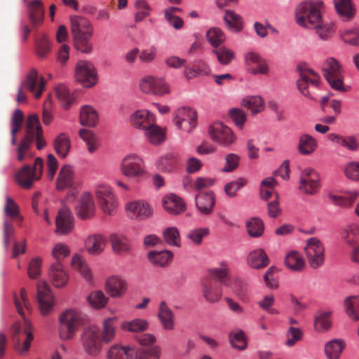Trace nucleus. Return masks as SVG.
I'll return each instance as SVG.
<instances>
[{"label":"nucleus","mask_w":359,"mask_h":359,"mask_svg":"<svg viewBox=\"0 0 359 359\" xmlns=\"http://www.w3.org/2000/svg\"><path fill=\"white\" fill-rule=\"evenodd\" d=\"M344 307L347 315L354 320H359V298L350 296L344 301Z\"/></svg>","instance_id":"49530a36"},{"label":"nucleus","mask_w":359,"mask_h":359,"mask_svg":"<svg viewBox=\"0 0 359 359\" xmlns=\"http://www.w3.org/2000/svg\"><path fill=\"white\" fill-rule=\"evenodd\" d=\"M126 210L129 216L137 220H145L153 215L151 205L143 200L129 202L126 205Z\"/></svg>","instance_id":"9b49d317"},{"label":"nucleus","mask_w":359,"mask_h":359,"mask_svg":"<svg viewBox=\"0 0 359 359\" xmlns=\"http://www.w3.org/2000/svg\"><path fill=\"white\" fill-rule=\"evenodd\" d=\"M147 259L154 267H166L172 262L173 254L170 250H151L147 253Z\"/></svg>","instance_id":"412c9836"},{"label":"nucleus","mask_w":359,"mask_h":359,"mask_svg":"<svg viewBox=\"0 0 359 359\" xmlns=\"http://www.w3.org/2000/svg\"><path fill=\"white\" fill-rule=\"evenodd\" d=\"M134 355V348L130 346H112L108 351V359H130Z\"/></svg>","instance_id":"e433bc0d"},{"label":"nucleus","mask_w":359,"mask_h":359,"mask_svg":"<svg viewBox=\"0 0 359 359\" xmlns=\"http://www.w3.org/2000/svg\"><path fill=\"white\" fill-rule=\"evenodd\" d=\"M107 243L106 237L102 234H94L89 236L85 241L86 251L93 255L100 254Z\"/></svg>","instance_id":"393cba45"},{"label":"nucleus","mask_w":359,"mask_h":359,"mask_svg":"<svg viewBox=\"0 0 359 359\" xmlns=\"http://www.w3.org/2000/svg\"><path fill=\"white\" fill-rule=\"evenodd\" d=\"M345 347L343 340L335 339L325 344V353L328 359H339Z\"/></svg>","instance_id":"4c0bfd02"},{"label":"nucleus","mask_w":359,"mask_h":359,"mask_svg":"<svg viewBox=\"0 0 359 359\" xmlns=\"http://www.w3.org/2000/svg\"><path fill=\"white\" fill-rule=\"evenodd\" d=\"M109 241L113 250L116 253L126 252L130 248L128 239L123 235L111 233L109 236Z\"/></svg>","instance_id":"a18cd8bd"},{"label":"nucleus","mask_w":359,"mask_h":359,"mask_svg":"<svg viewBox=\"0 0 359 359\" xmlns=\"http://www.w3.org/2000/svg\"><path fill=\"white\" fill-rule=\"evenodd\" d=\"M40 176H37L32 171V168L29 165H25L16 173L15 180L23 189H29L32 187L33 183L36 180H39Z\"/></svg>","instance_id":"5701e85b"},{"label":"nucleus","mask_w":359,"mask_h":359,"mask_svg":"<svg viewBox=\"0 0 359 359\" xmlns=\"http://www.w3.org/2000/svg\"><path fill=\"white\" fill-rule=\"evenodd\" d=\"M74 170L69 164L64 165L60 168L56 179V189L63 191L71 188L74 184Z\"/></svg>","instance_id":"a211bd4d"},{"label":"nucleus","mask_w":359,"mask_h":359,"mask_svg":"<svg viewBox=\"0 0 359 359\" xmlns=\"http://www.w3.org/2000/svg\"><path fill=\"white\" fill-rule=\"evenodd\" d=\"M60 337L62 340L73 338L79 325V313L69 309L62 313L60 316Z\"/></svg>","instance_id":"20e7f679"},{"label":"nucleus","mask_w":359,"mask_h":359,"mask_svg":"<svg viewBox=\"0 0 359 359\" xmlns=\"http://www.w3.org/2000/svg\"><path fill=\"white\" fill-rule=\"evenodd\" d=\"M202 292L205 299L210 303L219 302L222 296V291L219 286L207 283L202 285Z\"/></svg>","instance_id":"f704fd0d"},{"label":"nucleus","mask_w":359,"mask_h":359,"mask_svg":"<svg viewBox=\"0 0 359 359\" xmlns=\"http://www.w3.org/2000/svg\"><path fill=\"white\" fill-rule=\"evenodd\" d=\"M173 121L179 129L189 133L197 124L196 111L190 107H180L174 112Z\"/></svg>","instance_id":"6e6552de"},{"label":"nucleus","mask_w":359,"mask_h":359,"mask_svg":"<svg viewBox=\"0 0 359 359\" xmlns=\"http://www.w3.org/2000/svg\"><path fill=\"white\" fill-rule=\"evenodd\" d=\"M32 114L29 115L27 118L26 126V135L21 140L18 147L20 149L27 150L34 140V124H32Z\"/></svg>","instance_id":"6e6d98bb"},{"label":"nucleus","mask_w":359,"mask_h":359,"mask_svg":"<svg viewBox=\"0 0 359 359\" xmlns=\"http://www.w3.org/2000/svg\"><path fill=\"white\" fill-rule=\"evenodd\" d=\"M323 76L332 88L344 92L342 68L338 61L333 58H328L322 67Z\"/></svg>","instance_id":"f03ea898"},{"label":"nucleus","mask_w":359,"mask_h":359,"mask_svg":"<svg viewBox=\"0 0 359 359\" xmlns=\"http://www.w3.org/2000/svg\"><path fill=\"white\" fill-rule=\"evenodd\" d=\"M133 356L135 359H159L161 348L158 346L134 348Z\"/></svg>","instance_id":"58836bf2"},{"label":"nucleus","mask_w":359,"mask_h":359,"mask_svg":"<svg viewBox=\"0 0 359 359\" xmlns=\"http://www.w3.org/2000/svg\"><path fill=\"white\" fill-rule=\"evenodd\" d=\"M37 298L41 314L47 315L53 306V296L47 283L44 281L37 283Z\"/></svg>","instance_id":"4468645a"},{"label":"nucleus","mask_w":359,"mask_h":359,"mask_svg":"<svg viewBox=\"0 0 359 359\" xmlns=\"http://www.w3.org/2000/svg\"><path fill=\"white\" fill-rule=\"evenodd\" d=\"M71 34L72 36L81 34L93 32V28L90 22L83 17L75 15L71 17Z\"/></svg>","instance_id":"cd10ccee"},{"label":"nucleus","mask_w":359,"mask_h":359,"mask_svg":"<svg viewBox=\"0 0 359 359\" xmlns=\"http://www.w3.org/2000/svg\"><path fill=\"white\" fill-rule=\"evenodd\" d=\"M331 312L318 311L314 320V327L318 332L327 330L331 327Z\"/></svg>","instance_id":"de8ad7c7"},{"label":"nucleus","mask_w":359,"mask_h":359,"mask_svg":"<svg viewBox=\"0 0 359 359\" xmlns=\"http://www.w3.org/2000/svg\"><path fill=\"white\" fill-rule=\"evenodd\" d=\"M116 318H109L104 321L102 337L105 343H109L115 337Z\"/></svg>","instance_id":"e2e57ef3"},{"label":"nucleus","mask_w":359,"mask_h":359,"mask_svg":"<svg viewBox=\"0 0 359 359\" xmlns=\"http://www.w3.org/2000/svg\"><path fill=\"white\" fill-rule=\"evenodd\" d=\"M306 256L312 269L321 266L325 261V248L322 242L316 237L307 240L304 248Z\"/></svg>","instance_id":"39448f33"},{"label":"nucleus","mask_w":359,"mask_h":359,"mask_svg":"<svg viewBox=\"0 0 359 359\" xmlns=\"http://www.w3.org/2000/svg\"><path fill=\"white\" fill-rule=\"evenodd\" d=\"M224 20L226 27L233 32H238L243 28L242 17L232 10L226 11Z\"/></svg>","instance_id":"c9c22d12"},{"label":"nucleus","mask_w":359,"mask_h":359,"mask_svg":"<svg viewBox=\"0 0 359 359\" xmlns=\"http://www.w3.org/2000/svg\"><path fill=\"white\" fill-rule=\"evenodd\" d=\"M132 125L138 129L145 130L152 123L149 117V112L144 110H138L131 115Z\"/></svg>","instance_id":"ea45409f"},{"label":"nucleus","mask_w":359,"mask_h":359,"mask_svg":"<svg viewBox=\"0 0 359 359\" xmlns=\"http://www.w3.org/2000/svg\"><path fill=\"white\" fill-rule=\"evenodd\" d=\"M53 146L56 153L61 158H65L71 148L69 137L65 133H60L55 138Z\"/></svg>","instance_id":"473e14b6"},{"label":"nucleus","mask_w":359,"mask_h":359,"mask_svg":"<svg viewBox=\"0 0 359 359\" xmlns=\"http://www.w3.org/2000/svg\"><path fill=\"white\" fill-rule=\"evenodd\" d=\"M206 37L214 48L219 47L226 40L224 34L218 27L210 28L206 33Z\"/></svg>","instance_id":"0e129e2a"},{"label":"nucleus","mask_w":359,"mask_h":359,"mask_svg":"<svg viewBox=\"0 0 359 359\" xmlns=\"http://www.w3.org/2000/svg\"><path fill=\"white\" fill-rule=\"evenodd\" d=\"M248 183V180L245 177H238L233 181L228 182L224 186V191L229 197H234L236 192Z\"/></svg>","instance_id":"338daca9"},{"label":"nucleus","mask_w":359,"mask_h":359,"mask_svg":"<svg viewBox=\"0 0 359 359\" xmlns=\"http://www.w3.org/2000/svg\"><path fill=\"white\" fill-rule=\"evenodd\" d=\"M23 121L22 111L17 109L15 110L11 118V144L15 145L17 144L16 135L20 129Z\"/></svg>","instance_id":"4d7b16f0"},{"label":"nucleus","mask_w":359,"mask_h":359,"mask_svg":"<svg viewBox=\"0 0 359 359\" xmlns=\"http://www.w3.org/2000/svg\"><path fill=\"white\" fill-rule=\"evenodd\" d=\"M55 92L60 104L65 109H69L74 102V97L70 94L67 87L64 84L56 86Z\"/></svg>","instance_id":"a19ab883"},{"label":"nucleus","mask_w":359,"mask_h":359,"mask_svg":"<svg viewBox=\"0 0 359 359\" xmlns=\"http://www.w3.org/2000/svg\"><path fill=\"white\" fill-rule=\"evenodd\" d=\"M285 264L290 269L299 271L304 266V259L297 252L292 251L287 254Z\"/></svg>","instance_id":"c03bdc74"},{"label":"nucleus","mask_w":359,"mask_h":359,"mask_svg":"<svg viewBox=\"0 0 359 359\" xmlns=\"http://www.w3.org/2000/svg\"><path fill=\"white\" fill-rule=\"evenodd\" d=\"M76 215L83 220L91 219L94 216L95 203L89 192H84L80 196L76 207Z\"/></svg>","instance_id":"2eb2a0df"},{"label":"nucleus","mask_w":359,"mask_h":359,"mask_svg":"<svg viewBox=\"0 0 359 359\" xmlns=\"http://www.w3.org/2000/svg\"><path fill=\"white\" fill-rule=\"evenodd\" d=\"M93 34V32H88V33L72 36L74 48L83 53H91L93 45L90 43V39Z\"/></svg>","instance_id":"2f4dec72"},{"label":"nucleus","mask_w":359,"mask_h":359,"mask_svg":"<svg viewBox=\"0 0 359 359\" xmlns=\"http://www.w3.org/2000/svg\"><path fill=\"white\" fill-rule=\"evenodd\" d=\"M141 90L145 93L162 96L170 93L168 83L163 79L154 76H147L140 83Z\"/></svg>","instance_id":"9d476101"},{"label":"nucleus","mask_w":359,"mask_h":359,"mask_svg":"<svg viewBox=\"0 0 359 359\" xmlns=\"http://www.w3.org/2000/svg\"><path fill=\"white\" fill-rule=\"evenodd\" d=\"M299 76L304 79L309 80L311 85L317 87L320 81V76L313 69L306 67V64H300L297 67Z\"/></svg>","instance_id":"5fc2aeb1"},{"label":"nucleus","mask_w":359,"mask_h":359,"mask_svg":"<svg viewBox=\"0 0 359 359\" xmlns=\"http://www.w3.org/2000/svg\"><path fill=\"white\" fill-rule=\"evenodd\" d=\"M300 190L307 194H314L320 186L319 177L318 176H316V178L300 177Z\"/></svg>","instance_id":"680f3d73"},{"label":"nucleus","mask_w":359,"mask_h":359,"mask_svg":"<svg viewBox=\"0 0 359 359\" xmlns=\"http://www.w3.org/2000/svg\"><path fill=\"white\" fill-rule=\"evenodd\" d=\"M88 303L95 309L104 308L108 302V299L101 290H96L90 292L88 296Z\"/></svg>","instance_id":"69168bd1"},{"label":"nucleus","mask_w":359,"mask_h":359,"mask_svg":"<svg viewBox=\"0 0 359 359\" xmlns=\"http://www.w3.org/2000/svg\"><path fill=\"white\" fill-rule=\"evenodd\" d=\"M127 290V283L122 278L116 276L109 277L105 283V290L111 297L122 296Z\"/></svg>","instance_id":"aec40b11"},{"label":"nucleus","mask_w":359,"mask_h":359,"mask_svg":"<svg viewBox=\"0 0 359 359\" xmlns=\"http://www.w3.org/2000/svg\"><path fill=\"white\" fill-rule=\"evenodd\" d=\"M72 266L75 270H77L84 278L88 280L91 279L92 273L90 269L80 255H75L72 257Z\"/></svg>","instance_id":"864d4df0"},{"label":"nucleus","mask_w":359,"mask_h":359,"mask_svg":"<svg viewBox=\"0 0 359 359\" xmlns=\"http://www.w3.org/2000/svg\"><path fill=\"white\" fill-rule=\"evenodd\" d=\"M79 134V137L86 142L88 151L90 153L95 152L100 145L95 135L87 129H81Z\"/></svg>","instance_id":"bf43d9fd"},{"label":"nucleus","mask_w":359,"mask_h":359,"mask_svg":"<svg viewBox=\"0 0 359 359\" xmlns=\"http://www.w3.org/2000/svg\"><path fill=\"white\" fill-rule=\"evenodd\" d=\"M158 316L163 327L167 330H172L174 328V315L171 309L167 306L164 301H162L159 306Z\"/></svg>","instance_id":"7c9ffc66"},{"label":"nucleus","mask_w":359,"mask_h":359,"mask_svg":"<svg viewBox=\"0 0 359 359\" xmlns=\"http://www.w3.org/2000/svg\"><path fill=\"white\" fill-rule=\"evenodd\" d=\"M55 223L57 234L67 235L72 232L74 228V218L69 208L63 207L58 211Z\"/></svg>","instance_id":"ddd939ff"},{"label":"nucleus","mask_w":359,"mask_h":359,"mask_svg":"<svg viewBox=\"0 0 359 359\" xmlns=\"http://www.w3.org/2000/svg\"><path fill=\"white\" fill-rule=\"evenodd\" d=\"M323 6V2L320 0L299 4L295 11L297 23L308 29L318 27L323 20L320 13Z\"/></svg>","instance_id":"f257e3e1"},{"label":"nucleus","mask_w":359,"mask_h":359,"mask_svg":"<svg viewBox=\"0 0 359 359\" xmlns=\"http://www.w3.org/2000/svg\"><path fill=\"white\" fill-rule=\"evenodd\" d=\"M75 78L85 88H90L97 82L94 65L88 61L80 60L75 67Z\"/></svg>","instance_id":"0eeeda50"},{"label":"nucleus","mask_w":359,"mask_h":359,"mask_svg":"<svg viewBox=\"0 0 359 359\" xmlns=\"http://www.w3.org/2000/svg\"><path fill=\"white\" fill-rule=\"evenodd\" d=\"M212 53L217 58L218 62L222 65H228L235 58L234 52L225 46L215 48L212 50Z\"/></svg>","instance_id":"8fccbe9b"},{"label":"nucleus","mask_w":359,"mask_h":359,"mask_svg":"<svg viewBox=\"0 0 359 359\" xmlns=\"http://www.w3.org/2000/svg\"><path fill=\"white\" fill-rule=\"evenodd\" d=\"M247 262L252 268L259 269L268 266L270 260L264 250L257 249L249 253Z\"/></svg>","instance_id":"a878e982"},{"label":"nucleus","mask_w":359,"mask_h":359,"mask_svg":"<svg viewBox=\"0 0 359 359\" xmlns=\"http://www.w3.org/2000/svg\"><path fill=\"white\" fill-rule=\"evenodd\" d=\"M341 238L350 246H355L359 243V225L351 224L341 232Z\"/></svg>","instance_id":"72a5a7b5"},{"label":"nucleus","mask_w":359,"mask_h":359,"mask_svg":"<svg viewBox=\"0 0 359 359\" xmlns=\"http://www.w3.org/2000/svg\"><path fill=\"white\" fill-rule=\"evenodd\" d=\"M247 232L250 237L259 238L262 236L264 231V224L263 221L259 217H252L246 222Z\"/></svg>","instance_id":"37998d69"},{"label":"nucleus","mask_w":359,"mask_h":359,"mask_svg":"<svg viewBox=\"0 0 359 359\" xmlns=\"http://www.w3.org/2000/svg\"><path fill=\"white\" fill-rule=\"evenodd\" d=\"M144 130L147 139L153 144H159L165 140L164 133L161 128L153 123Z\"/></svg>","instance_id":"09e8293b"},{"label":"nucleus","mask_w":359,"mask_h":359,"mask_svg":"<svg viewBox=\"0 0 359 359\" xmlns=\"http://www.w3.org/2000/svg\"><path fill=\"white\" fill-rule=\"evenodd\" d=\"M163 205L164 209L173 215H177L184 212L186 210L185 203L181 198L170 194L163 198Z\"/></svg>","instance_id":"4be33fe9"},{"label":"nucleus","mask_w":359,"mask_h":359,"mask_svg":"<svg viewBox=\"0 0 359 359\" xmlns=\"http://www.w3.org/2000/svg\"><path fill=\"white\" fill-rule=\"evenodd\" d=\"M229 341L231 346L238 350H244L247 346V339L244 332L238 330L229 333Z\"/></svg>","instance_id":"13d9d810"},{"label":"nucleus","mask_w":359,"mask_h":359,"mask_svg":"<svg viewBox=\"0 0 359 359\" xmlns=\"http://www.w3.org/2000/svg\"><path fill=\"white\" fill-rule=\"evenodd\" d=\"M27 3L28 17L33 27L41 25L44 19L43 2L41 0H34Z\"/></svg>","instance_id":"6ab92c4d"},{"label":"nucleus","mask_w":359,"mask_h":359,"mask_svg":"<svg viewBox=\"0 0 359 359\" xmlns=\"http://www.w3.org/2000/svg\"><path fill=\"white\" fill-rule=\"evenodd\" d=\"M48 276L53 284L57 287L65 286L68 281V276L60 262H55L50 265Z\"/></svg>","instance_id":"b1692460"},{"label":"nucleus","mask_w":359,"mask_h":359,"mask_svg":"<svg viewBox=\"0 0 359 359\" xmlns=\"http://www.w3.org/2000/svg\"><path fill=\"white\" fill-rule=\"evenodd\" d=\"M95 196L102 211L107 215H112L116 210L117 201L111 187L107 185L98 186Z\"/></svg>","instance_id":"1a4fd4ad"},{"label":"nucleus","mask_w":359,"mask_h":359,"mask_svg":"<svg viewBox=\"0 0 359 359\" xmlns=\"http://www.w3.org/2000/svg\"><path fill=\"white\" fill-rule=\"evenodd\" d=\"M209 133L213 141L224 146L230 145L236 140V137L231 128L219 122L210 126Z\"/></svg>","instance_id":"f8f14e48"},{"label":"nucleus","mask_w":359,"mask_h":359,"mask_svg":"<svg viewBox=\"0 0 359 359\" xmlns=\"http://www.w3.org/2000/svg\"><path fill=\"white\" fill-rule=\"evenodd\" d=\"M149 323L143 318H135L130 321H123L121 328L130 332H142L147 330Z\"/></svg>","instance_id":"79ce46f5"},{"label":"nucleus","mask_w":359,"mask_h":359,"mask_svg":"<svg viewBox=\"0 0 359 359\" xmlns=\"http://www.w3.org/2000/svg\"><path fill=\"white\" fill-rule=\"evenodd\" d=\"M335 9L339 15L344 20H351L355 15L351 0H334Z\"/></svg>","instance_id":"c85d7f7f"},{"label":"nucleus","mask_w":359,"mask_h":359,"mask_svg":"<svg viewBox=\"0 0 359 359\" xmlns=\"http://www.w3.org/2000/svg\"><path fill=\"white\" fill-rule=\"evenodd\" d=\"M195 203L197 209L201 214H211L215 205L214 192L212 191L200 192L195 196Z\"/></svg>","instance_id":"f3484780"},{"label":"nucleus","mask_w":359,"mask_h":359,"mask_svg":"<svg viewBox=\"0 0 359 359\" xmlns=\"http://www.w3.org/2000/svg\"><path fill=\"white\" fill-rule=\"evenodd\" d=\"M243 105L250 109L252 113L257 114L264 109V104L260 96H248L243 99Z\"/></svg>","instance_id":"3c124183"},{"label":"nucleus","mask_w":359,"mask_h":359,"mask_svg":"<svg viewBox=\"0 0 359 359\" xmlns=\"http://www.w3.org/2000/svg\"><path fill=\"white\" fill-rule=\"evenodd\" d=\"M165 241L170 245L180 246V232L176 227H168L163 232Z\"/></svg>","instance_id":"774afa93"},{"label":"nucleus","mask_w":359,"mask_h":359,"mask_svg":"<svg viewBox=\"0 0 359 359\" xmlns=\"http://www.w3.org/2000/svg\"><path fill=\"white\" fill-rule=\"evenodd\" d=\"M177 162V158L175 154H167L158 159L157 166L163 172H170L175 168Z\"/></svg>","instance_id":"052dcab7"},{"label":"nucleus","mask_w":359,"mask_h":359,"mask_svg":"<svg viewBox=\"0 0 359 359\" xmlns=\"http://www.w3.org/2000/svg\"><path fill=\"white\" fill-rule=\"evenodd\" d=\"M38 72L36 69H32L27 74L26 79L22 81L21 86L31 93H34V97L39 99L45 88V81L43 77L39 79L37 86Z\"/></svg>","instance_id":"dca6fc26"},{"label":"nucleus","mask_w":359,"mask_h":359,"mask_svg":"<svg viewBox=\"0 0 359 359\" xmlns=\"http://www.w3.org/2000/svg\"><path fill=\"white\" fill-rule=\"evenodd\" d=\"M32 121L31 123L34 124V139L36 140V148L41 150L46 146V142L44 139L43 130L40 124L39 118L37 114H32Z\"/></svg>","instance_id":"603ef678"},{"label":"nucleus","mask_w":359,"mask_h":359,"mask_svg":"<svg viewBox=\"0 0 359 359\" xmlns=\"http://www.w3.org/2000/svg\"><path fill=\"white\" fill-rule=\"evenodd\" d=\"M121 171L128 177L142 179L147 177L144 161L136 154L128 155L122 160Z\"/></svg>","instance_id":"7ed1b4c3"},{"label":"nucleus","mask_w":359,"mask_h":359,"mask_svg":"<svg viewBox=\"0 0 359 359\" xmlns=\"http://www.w3.org/2000/svg\"><path fill=\"white\" fill-rule=\"evenodd\" d=\"M318 147L316 140L309 134H304L299 137L298 142V151L300 154L310 155Z\"/></svg>","instance_id":"c756f323"},{"label":"nucleus","mask_w":359,"mask_h":359,"mask_svg":"<svg viewBox=\"0 0 359 359\" xmlns=\"http://www.w3.org/2000/svg\"><path fill=\"white\" fill-rule=\"evenodd\" d=\"M81 341L87 355L96 357L101 351L100 330L96 326H90L84 330L81 337Z\"/></svg>","instance_id":"423d86ee"},{"label":"nucleus","mask_w":359,"mask_h":359,"mask_svg":"<svg viewBox=\"0 0 359 359\" xmlns=\"http://www.w3.org/2000/svg\"><path fill=\"white\" fill-rule=\"evenodd\" d=\"M99 121L97 111L91 106L84 105L80 109L79 123L87 127H95Z\"/></svg>","instance_id":"bb28decb"}]
</instances>
